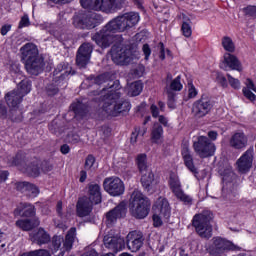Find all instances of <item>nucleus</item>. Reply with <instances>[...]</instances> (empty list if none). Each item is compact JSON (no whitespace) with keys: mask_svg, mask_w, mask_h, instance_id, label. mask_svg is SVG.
Returning <instances> with one entry per match:
<instances>
[{"mask_svg":"<svg viewBox=\"0 0 256 256\" xmlns=\"http://www.w3.org/2000/svg\"><path fill=\"white\" fill-rule=\"evenodd\" d=\"M14 91H17L21 95V97H25V95H28V93H31V82L28 79L22 80L18 86L17 89H14Z\"/></svg>","mask_w":256,"mask_h":256,"instance_id":"obj_37","label":"nucleus"},{"mask_svg":"<svg viewBox=\"0 0 256 256\" xmlns=\"http://www.w3.org/2000/svg\"><path fill=\"white\" fill-rule=\"evenodd\" d=\"M14 117H17V112L15 110H13V108H10V113H9V117L12 121L18 123L19 121H22L23 120V112H21L20 110V119H15L13 118Z\"/></svg>","mask_w":256,"mask_h":256,"instance_id":"obj_55","label":"nucleus"},{"mask_svg":"<svg viewBox=\"0 0 256 256\" xmlns=\"http://www.w3.org/2000/svg\"><path fill=\"white\" fill-rule=\"evenodd\" d=\"M15 225L18 229H21V231H33V229L41 225V221H39V218H25L17 220Z\"/></svg>","mask_w":256,"mask_h":256,"instance_id":"obj_28","label":"nucleus"},{"mask_svg":"<svg viewBox=\"0 0 256 256\" xmlns=\"http://www.w3.org/2000/svg\"><path fill=\"white\" fill-rule=\"evenodd\" d=\"M235 249H237V246L233 244V242L225 238L214 237L207 251L210 255H223L227 253V251H235Z\"/></svg>","mask_w":256,"mask_h":256,"instance_id":"obj_7","label":"nucleus"},{"mask_svg":"<svg viewBox=\"0 0 256 256\" xmlns=\"http://www.w3.org/2000/svg\"><path fill=\"white\" fill-rule=\"evenodd\" d=\"M11 31V24H5L1 27L0 33L1 35L5 36L7 35V32Z\"/></svg>","mask_w":256,"mask_h":256,"instance_id":"obj_63","label":"nucleus"},{"mask_svg":"<svg viewBox=\"0 0 256 256\" xmlns=\"http://www.w3.org/2000/svg\"><path fill=\"white\" fill-rule=\"evenodd\" d=\"M154 211L159 213L153 215L154 227H161L163 225L161 217H164V219L171 217V206H169V201L163 197L157 199L154 205Z\"/></svg>","mask_w":256,"mask_h":256,"instance_id":"obj_8","label":"nucleus"},{"mask_svg":"<svg viewBox=\"0 0 256 256\" xmlns=\"http://www.w3.org/2000/svg\"><path fill=\"white\" fill-rule=\"evenodd\" d=\"M169 184L172 193H174L175 197H177L179 201H182L185 205H191V203H193V199L190 198L189 195L185 194L183 189H181V182L179 179L171 177Z\"/></svg>","mask_w":256,"mask_h":256,"instance_id":"obj_20","label":"nucleus"},{"mask_svg":"<svg viewBox=\"0 0 256 256\" xmlns=\"http://www.w3.org/2000/svg\"><path fill=\"white\" fill-rule=\"evenodd\" d=\"M242 93L244 97H246V99H249V101H255L256 96L253 94V92H251V90H248L247 88H243Z\"/></svg>","mask_w":256,"mask_h":256,"instance_id":"obj_57","label":"nucleus"},{"mask_svg":"<svg viewBox=\"0 0 256 256\" xmlns=\"http://www.w3.org/2000/svg\"><path fill=\"white\" fill-rule=\"evenodd\" d=\"M29 25H31V22L29 21V16L24 15V16H22V18L19 22L18 29H23V27H29Z\"/></svg>","mask_w":256,"mask_h":256,"instance_id":"obj_53","label":"nucleus"},{"mask_svg":"<svg viewBox=\"0 0 256 256\" xmlns=\"http://www.w3.org/2000/svg\"><path fill=\"white\" fill-rule=\"evenodd\" d=\"M12 165H16L17 167H23L24 170L25 166L27 165V158L25 157V154H16V156L12 160Z\"/></svg>","mask_w":256,"mask_h":256,"instance_id":"obj_43","label":"nucleus"},{"mask_svg":"<svg viewBox=\"0 0 256 256\" xmlns=\"http://www.w3.org/2000/svg\"><path fill=\"white\" fill-rule=\"evenodd\" d=\"M188 97L189 99H193L197 97V89H195V86L193 83L188 84Z\"/></svg>","mask_w":256,"mask_h":256,"instance_id":"obj_54","label":"nucleus"},{"mask_svg":"<svg viewBox=\"0 0 256 256\" xmlns=\"http://www.w3.org/2000/svg\"><path fill=\"white\" fill-rule=\"evenodd\" d=\"M23 172L28 175V177H39L41 175V168H39V160L34 159L31 162H28L24 166Z\"/></svg>","mask_w":256,"mask_h":256,"instance_id":"obj_32","label":"nucleus"},{"mask_svg":"<svg viewBox=\"0 0 256 256\" xmlns=\"http://www.w3.org/2000/svg\"><path fill=\"white\" fill-rule=\"evenodd\" d=\"M142 51L145 55V60L149 61V57L151 55V48L149 47V44H144L142 47Z\"/></svg>","mask_w":256,"mask_h":256,"instance_id":"obj_59","label":"nucleus"},{"mask_svg":"<svg viewBox=\"0 0 256 256\" xmlns=\"http://www.w3.org/2000/svg\"><path fill=\"white\" fill-rule=\"evenodd\" d=\"M167 95H168L167 105L169 109H175V93H173L171 90H167Z\"/></svg>","mask_w":256,"mask_h":256,"instance_id":"obj_51","label":"nucleus"},{"mask_svg":"<svg viewBox=\"0 0 256 256\" xmlns=\"http://www.w3.org/2000/svg\"><path fill=\"white\" fill-rule=\"evenodd\" d=\"M88 195L87 199L94 205H99L101 203V186L99 184H90L88 186Z\"/></svg>","mask_w":256,"mask_h":256,"instance_id":"obj_31","label":"nucleus"},{"mask_svg":"<svg viewBox=\"0 0 256 256\" xmlns=\"http://www.w3.org/2000/svg\"><path fill=\"white\" fill-rule=\"evenodd\" d=\"M103 243L112 253H119L125 249V238L121 234H115L113 230L104 236Z\"/></svg>","mask_w":256,"mask_h":256,"instance_id":"obj_11","label":"nucleus"},{"mask_svg":"<svg viewBox=\"0 0 256 256\" xmlns=\"http://www.w3.org/2000/svg\"><path fill=\"white\" fill-rule=\"evenodd\" d=\"M163 137V126L159 123H155L151 132V139L155 142L159 141Z\"/></svg>","mask_w":256,"mask_h":256,"instance_id":"obj_40","label":"nucleus"},{"mask_svg":"<svg viewBox=\"0 0 256 256\" xmlns=\"http://www.w3.org/2000/svg\"><path fill=\"white\" fill-rule=\"evenodd\" d=\"M194 151L201 159L215 155V144L207 136H199L198 141L193 144Z\"/></svg>","mask_w":256,"mask_h":256,"instance_id":"obj_9","label":"nucleus"},{"mask_svg":"<svg viewBox=\"0 0 256 256\" xmlns=\"http://www.w3.org/2000/svg\"><path fill=\"white\" fill-rule=\"evenodd\" d=\"M34 256H51V253L45 249H39L33 251Z\"/></svg>","mask_w":256,"mask_h":256,"instance_id":"obj_60","label":"nucleus"},{"mask_svg":"<svg viewBox=\"0 0 256 256\" xmlns=\"http://www.w3.org/2000/svg\"><path fill=\"white\" fill-rule=\"evenodd\" d=\"M125 7V0H100L96 5V11H103L104 13H111L116 9H123Z\"/></svg>","mask_w":256,"mask_h":256,"instance_id":"obj_21","label":"nucleus"},{"mask_svg":"<svg viewBox=\"0 0 256 256\" xmlns=\"http://www.w3.org/2000/svg\"><path fill=\"white\" fill-rule=\"evenodd\" d=\"M17 191L25 193L28 197H37L39 195V188L29 182H20L16 185Z\"/></svg>","mask_w":256,"mask_h":256,"instance_id":"obj_30","label":"nucleus"},{"mask_svg":"<svg viewBox=\"0 0 256 256\" xmlns=\"http://www.w3.org/2000/svg\"><path fill=\"white\" fill-rule=\"evenodd\" d=\"M172 91H181L183 84H181V76L176 77L170 84Z\"/></svg>","mask_w":256,"mask_h":256,"instance_id":"obj_45","label":"nucleus"},{"mask_svg":"<svg viewBox=\"0 0 256 256\" xmlns=\"http://www.w3.org/2000/svg\"><path fill=\"white\" fill-rule=\"evenodd\" d=\"M5 101L12 111H16L17 115L13 116V119H21V110L19 106L23 101V96L17 93V90H12L5 95Z\"/></svg>","mask_w":256,"mask_h":256,"instance_id":"obj_17","label":"nucleus"},{"mask_svg":"<svg viewBox=\"0 0 256 256\" xmlns=\"http://www.w3.org/2000/svg\"><path fill=\"white\" fill-rule=\"evenodd\" d=\"M136 165H137V169H138L140 175L151 171V167L149 166V163L147 162V154H145V153L137 155Z\"/></svg>","mask_w":256,"mask_h":256,"instance_id":"obj_34","label":"nucleus"},{"mask_svg":"<svg viewBox=\"0 0 256 256\" xmlns=\"http://www.w3.org/2000/svg\"><path fill=\"white\" fill-rule=\"evenodd\" d=\"M37 215V208L35 205L27 202H21L16 209H14L15 217H25L29 219L31 217H35Z\"/></svg>","mask_w":256,"mask_h":256,"instance_id":"obj_22","label":"nucleus"},{"mask_svg":"<svg viewBox=\"0 0 256 256\" xmlns=\"http://www.w3.org/2000/svg\"><path fill=\"white\" fill-rule=\"evenodd\" d=\"M211 109H213V102L211 101V98L203 94L201 98L193 104L192 113L195 117L201 119V117L209 115Z\"/></svg>","mask_w":256,"mask_h":256,"instance_id":"obj_14","label":"nucleus"},{"mask_svg":"<svg viewBox=\"0 0 256 256\" xmlns=\"http://www.w3.org/2000/svg\"><path fill=\"white\" fill-rule=\"evenodd\" d=\"M151 209V200L139 190H134L129 199V211L135 219H145Z\"/></svg>","mask_w":256,"mask_h":256,"instance_id":"obj_2","label":"nucleus"},{"mask_svg":"<svg viewBox=\"0 0 256 256\" xmlns=\"http://www.w3.org/2000/svg\"><path fill=\"white\" fill-rule=\"evenodd\" d=\"M253 147L249 148L243 155L237 160L236 165L239 173H248L253 167Z\"/></svg>","mask_w":256,"mask_h":256,"instance_id":"obj_19","label":"nucleus"},{"mask_svg":"<svg viewBox=\"0 0 256 256\" xmlns=\"http://www.w3.org/2000/svg\"><path fill=\"white\" fill-rule=\"evenodd\" d=\"M97 14L79 12L73 16V25L76 29H95L97 25Z\"/></svg>","mask_w":256,"mask_h":256,"instance_id":"obj_10","label":"nucleus"},{"mask_svg":"<svg viewBox=\"0 0 256 256\" xmlns=\"http://www.w3.org/2000/svg\"><path fill=\"white\" fill-rule=\"evenodd\" d=\"M69 141L75 145L77 143H80L81 142V137L78 135V134H72L69 138Z\"/></svg>","mask_w":256,"mask_h":256,"instance_id":"obj_62","label":"nucleus"},{"mask_svg":"<svg viewBox=\"0 0 256 256\" xmlns=\"http://www.w3.org/2000/svg\"><path fill=\"white\" fill-rule=\"evenodd\" d=\"M249 143V138L244 132H236L229 139V145L232 149H245Z\"/></svg>","mask_w":256,"mask_h":256,"instance_id":"obj_27","label":"nucleus"},{"mask_svg":"<svg viewBox=\"0 0 256 256\" xmlns=\"http://www.w3.org/2000/svg\"><path fill=\"white\" fill-rule=\"evenodd\" d=\"M20 53L21 59L24 61V63L41 57V55H39V49L37 48V45L33 43H26L24 46H22L20 48Z\"/></svg>","mask_w":256,"mask_h":256,"instance_id":"obj_24","label":"nucleus"},{"mask_svg":"<svg viewBox=\"0 0 256 256\" xmlns=\"http://www.w3.org/2000/svg\"><path fill=\"white\" fill-rule=\"evenodd\" d=\"M151 113H152V117H159V108H157V106L155 104H152L151 107Z\"/></svg>","mask_w":256,"mask_h":256,"instance_id":"obj_64","label":"nucleus"},{"mask_svg":"<svg viewBox=\"0 0 256 256\" xmlns=\"http://www.w3.org/2000/svg\"><path fill=\"white\" fill-rule=\"evenodd\" d=\"M93 202H90L87 196L80 198L76 204V213L78 217H88L93 211Z\"/></svg>","mask_w":256,"mask_h":256,"instance_id":"obj_26","label":"nucleus"},{"mask_svg":"<svg viewBox=\"0 0 256 256\" xmlns=\"http://www.w3.org/2000/svg\"><path fill=\"white\" fill-rule=\"evenodd\" d=\"M139 133H141V127L136 126L134 128V132L131 134L130 143L135 144L137 143V137H139Z\"/></svg>","mask_w":256,"mask_h":256,"instance_id":"obj_52","label":"nucleus"},{"mask_svg":"<svg viewBox=\"0 0 256 256\" xmlns=\"http://www.w3.org/2000/svg\"><path fill=\"white\" fill-rule=\"evenodd\" d=\"M224 63L227 64V66L234 71H243L239 58L231 53L224 54Z\"/></svg>","mask_w":256,"mask_h":256,"instance_id":"obj_33","label":"nucleus"},{"mask_svg":"<svg viewBox=\"0 0 256 256\" xmlns=\"http://www.w3.org/2000/svg\"><path fill=\"white\" fill-rule=\"evenodd\" d=\"M140 19L139 13L137 12H128L117 16L107 23L98 33L94 34L92 39L100 47L107 48L115 41L114 33H123V31L133 29L139 23Z\"/></svg>","mask_w":256,"mask_h":256,"instance_id":"obj_1","label":"nucleus"},{"mask_svg":"<svg viewBox=\"0 0 256 256\" xmlns=\"http://www.w3.org/2000/svg\"><path fill=\"white\" fill-rule=\"evenodd\" d=\"M141 91H143V84L137 81L130 85L129 95L131 97H137V95H141Z\"/></svg>","mask_w":256,"mask_h":256,"instance_id":"obj_42","label":"nucleus"},{"mask_svg":"<svg viewBox=\"0 0 256 256\" xmlns=\"http://www.w3.org/2000/svg\"><path fill=\"white\" fill-rule=\"evenodd\" d=\"M153 181H155V174H153V170L141 174L140 182L147 193L155 192V188H153Z\"/></svg>","mask_w":256,"mask_h":256,"instance_id":"obj_29","label":"nucleus"},{"mask_svg":"<svg viewBox=\"0 0 256 256\" xmlns=\"http://www.w3.org/2000/svg\"><path fill=\"white\" fill-rule=\"evenodd\" d=\"M246 87H244V89H248L249 91H254L256 93V87H255V84L253 83V80L251 79H247L246 80Z\"/></svg>","mask_w":256,"mask_h":256,"instance_id":"obj_61","label":"nucleus"},{"mask_svg":"<svg viewBox=\"0 0 256 256\" xmlns=\"http://www.w3.org/2000/svg\"><path fill=\"white\" fill-rule=\"evenodd\" d=\"M102 96L103 110L112 117H117L119 113H125L131 109V104L128 101H117V99H121V92L116 91Z\"/></svg>","mask_w":256,"mask_h":256,"instance_id":"obj_3","label":"nucleus"},{"mask_svg":"<svg viewBox=\"0 0 256 256\" xmlns=\"http://www.w3.org/2000/svg\"><path fill=\"white\" fill-rule=\"evenodd\" d=\"M181 154L185 167L193 173L194 177H197V175H199V171H197V167H195V163L193 162V155H191L189 144L183 145Z\"/></svg>","mask_w":256,"mask_h":256,"instance_id":"obj_25","label":"nucleus"},{"mask_svg":"<svg viewBox=\"0 0 256 256\" xmlns=\"http://www.w3.org/2000/svg\"><path fill=\"white\" fill-rule=\"evenodd\" d=\"M228 82L232 89H240L241 88V82L239 79H235L231 74H227Z\"/></svg>","mask_w":256,"mask_h":256,"instance_id":"obj_48","label":"nucleus"},{"mask_svg":"<svg viewBox=\"0 0 256 256\" xmlns=\"http://www.w3.org/2000/svg\"><path fill=\"white\" fill-rule=\"evenodd\" d=\"M124 240L125 247H127L128 251H131V253L141 251V248L145 244L143 232L137 230L129 232Z\"/></svg>","mask_w":256,"mask_h":256,"instance_id":"obj_12","label":"nucleus"},{"mask_svg":"<svg viewBox=\"0 0 256 256\" xmlns=\"http://www.w3.org/2000/svg\"><path fill=\"white\" fill-rule=\"evenodd\" d=\"M77 230L75 228H71L66 234V238L64 240V249L65 251H69L73 247V243L75 241V232Z\"/></svg>","mask_w":256,"mask_h":256,"instance_id":"obj_38","label":"nucleus"},{"mask_svg":"<svg viewBox=\"0 0 256 256\" xmlns=\"http://www.w3.org/2000/svg\"><path fill=\"white\" fill-rule=\"evenodd\" d=\"M244 12L248 17H256V6H248L244 9Z\"/></svg>","mask_w":256,"mask_h":256,"instance_id":"obj_56","label":"nucleus"},{"mask_svg":"<svg viewBox=\"0 0 256 256\" xmlns=\"http://www.w3.org/2000/svg\"><path fill=\"white\" fill-rule=\"evenodd\" d=\"M88 79L90 81H93L95 85H103L104 83H108L107 86H105L101 90L102 95H103V92L107 91V89H111L107 95H109L110 93H115L116 91H119L121 89V84L119 83V80L113 81V79H115V76L109 72L98 75L96 77L89 76Z\"/></svg>","mask_w":256,"mask_h":256,"instance_id":"obj_6","label":"nucleus"},{"mask_svg":"<svg viewBox=\"0 0 256 256\" xmlns=\"http://www.w3.org/2000/svg\"><path fill=\"white\" fill-rule=\"evenodd\" d=\"M127 215V203L120 202L114 209L106 213V224L112 227L117 219H123Z\"/></svg>","mask_w":256,"mask_h":256,"instance_id":"obj_16","label":"nucleus"},{"mask_svg":"<svg viewBox=\"0 0 256 256\" xmlns=\"http://www.w3.org/2000/svg\"><path fill=\"white\" fill-rule=\"evenodd\" d=\"M211 221H213V213L209 210H204L202 213L194 216L192 225L202 239H211L213 237Z\"/></svg>","mask_w":256,"mask_h":256,"instance_id":"obj_4","label":"nucleus"},{"mask_svg":"<svg viewBox=\"0 0 256 256\" xmlns=\"http://www.w3.org/2000/svg\"><path fill=\"white\" fill-rule=\"evenodd\" d=\"M182 34L184 37H191L193 30H191V19H189L187 16H183V22L181 27Z\"/></svg>","mask_w":256,"mask_h":256,"instance_id":"obj_39","label":"nucleus"},{"mask_svg":"<svg viewBox=\"0 0 256 256\" xmlns=\"http://www.w3.org/2000/svg\"><path fill=\"white\" fill-rule=\"evenodd\" d=\"M24 67L28 75L37 77L45 70V58L39 56L38 58L28 60L24 62Z\"/></svg>","mask_w":256,"mask_h":256,"instance_id":"obj_18","label":"nucleus"},{"mask_svg":"<svg viewBox=\"0 0 256 256\" xmlns=\"http://www.w3.org/2000/svg\"><path fill=\"white\" fill-rule=\"evenodd\" d=\"M112 61L117 65H129L139 59V53L131 47L114 44L111 48Z\"/></svg>","mask_w":256,"mask_h":256,"instance_id":"obj_5","label":"nucleus"},{"mask_svg":"<svg viewBox=\"0 0 256 256\" xmlns=\"http://www.w3.org/2000/svg\"><path fill=\"white\" fill-rule=\"evenodd\" d=\"M29 239L32 243L36 245H47V243H51V235L43 228H38L29 234Z\"/></svg>","mask_w":256,"mask_h":256,"instance_id":"obj_23","label":"nucleus"},{"mask_svg":"<svg viewBox=\"0 0 256 256\" xmlns=\"http://www.w3.org/2000/svg\"><path fill=\"white\" fill-rule=\"evenodd\" d=\"M91 53H93V45H91V43H83L79 47L76 55V65H78L80 69L87 67L91 59Z\"/></svg>","mask_w":256,"mask_h":256,"instance_id":"obj_15","label":"nucleus"},{"mask_svg":"<svg viewBox=\"0 0 256 256\" xmlns=\"http://www.w3.org/2000/svg\"><path fill=\"white\" fill-rule=\"evenodd\" d=\"M216 82L224 89H227V87H229V84L227 83V78H225V76L220 72L216 73Z\"/></svg>","mask_w":256,"mask_h":256,"instance_id":"obj_47","label":"nucleus"},{"mask_svg":"<svg viewBox=\"0 0 256 256\" xmlns=\"http://www.w3.org/2000/svg\"><path fill=\"white\" fill-rule=\"evenodd\" d=\"M64 242L63 237L54 236L52 239V253L55 256H64L65 255V246L61 248V244Z\"/></svg>","mask_w":256,"mask_h":256,"instance_id":"obj_35","label":"nucleus"},{"mask_svg":"<svg viewBox=\"0 0 256 256\" xmlns=\"http://www.w3.org/2000/svg\"><path fill=\"white\" fill-rule=\"evenodd\" d=\"M104 190L112 197H120L125 193V184L119 177H109L103 182Z\"/></svg>","mask_w":256,"mask_h":256,"instance_id":"obj_13","label":"nucleus"},{"mask_svg":"<svg viewBox=\"0 0 256 256\" xmlns=\"http://www.w3.org/2000/svg\"><path fill=\"white\" fill-rule=\"evenodd\" d=\"M46 93L49 97H53L59 93V88L54 84H50L46 87Z\"/></svg>","mask_w":256,"mask_h":256,"instance_id":"obj_50","label":"nucleus"},{"mask_svg":"<svg viewBox=\"0 0 256 256\" xmlns=\"http://www.w3.org/2000/svg\"><path fill=\"white\" fill-rule=\"evenodd\" d=\"M67 67H69V64H59L55 69V73L63 72L61 74V77H65L71 73V68H67Z\"/></svg>","mask_w":256,"mask_h":256,"instance_id":"obj_44","label":"nucleus"},{"mask_svg":"<svg viewBox=\"0 0 256 256\" xmlns=\"http://www.w3.org/2000/svg\"><path fill=\"white\" fill-rule=\"evenodd\" d=\"M0 118L7 119V106H5V103L1 101H0Z\"/></svg>","mask_w":256,"mask_h":256,"instance_id":"obj_58","label":"nucleus"},{"mask_svg":"<svg viewBox=\"0 0 256 256\" xmlns=\"http://www.w3.org/2000/svg\"><path fill=\"white\" fill-rule=\"evenodd\" d=\"M222 46L224 47L225 51H228V53H235V43L231 37L224 36L222 38Z\"/></svg>","mask_w":256,"mask_h":256,"instance_id":"obj_41","label":"nucleus"},{"mask_svg":"<svg viewBox=\"0 0 256 256\" xmlns=\"http://www.w3.org/2000/svg\"><path fill=\"white\" fill-rule=\"evenodd\" d=\"M80 3L83 9H91L92 11H97L98 2L93 4V0H80Z\"/></svg>","mask_w":256,"mask_h":256,"instance_id":"obj_46","label":"nucleus"},{"mask_svg":"<svg viewBox=\"0 0 256 256\" xmlns=\"http://www.w3.org/2000/svg\"><path fill=\"white\" fill-rule=\"evenodd\" d=\"M95 165V157L93 155H88L85 160L84 169L86 171H90Z\"/></svg>","mask_w":256,"mask_h":256,"instance_id":"obj_49","label":"nucleus"},{"mask_svg":"<svg viewBox=\"0 0 256 256\" xmlns=\"http://www.w3.org/2000/svg\"><path fill=\"white\" fill-rule=\"evenodd\" d=\"M71 110L75 114L76 117L83 118L89 113V107L83 102L77 101L72 103Z\"/></svg>","mask_w":256,"mask_h":256,"instance_id":"obj_36","label":"nucleus"}]
</instances>
